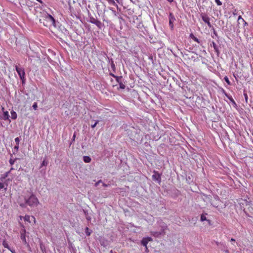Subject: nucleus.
<instances>
[{
  "instance_id": "f257e3e1",
  "label": "nucleus",
  "mask_w": 253,
  "mask_h": 253,
  "mask_svg": "<svg viewBox=\"0 0 253 253\" xmlns=\"http://www.w3.org/2000/svg\"><path fill=\"white\" fill-rule=\"evenodd\" d=\"M25 203L30 207H37L39 204V201L36 196L33 194L28 198H25Z\"/></svg>"
},
{
  "instance_id": "f03ea898",
  "label": "nucleus",
  "mask_w": 253,
  "mask_h": 253,
  "mask_svg": "<svg viewBox=\"0 0 253 253\" xmlns=\"http://www.w3.org/2000/svg\"><path fill=\"white\" fill-rule=\"evenodd\" d=\"M15 68L22 82V84H24L25 83L26 81L24 69L23 67H18L17 65L15 66Z\"/></svg>"
},
{
  "instance_id": "7ed1b4c3",
  "label": "nucleus",
  "mask_w": 253,
  "mask_h": 253,
  "mask_svg": "<svg viewBox=\"0 0 253 253\" xmlns=\"http://www.w3.org/2000/svg\"><path fill=\"white\" fill-rule=\"evenodd\" d=\"M44 18L46 21L49 22L50 24L53 25L54 27H56L55 20L51 15L47 13L44 16Z\"/></svg>"
},
{
  "instance_id": "20e7f679",
  "label": "nucleus",
  "mask_w": 253,
  "mask_h": 253,
  "mask_svg": "<svg viewBox=\"0 0 253 253\" xmlns=\"http://www.w3.org/2000/svg\"><path fill=\"white\" fill-rule=\"evenodd\" d=\"M23 228L21 229L20 231V238L22 241L23 243L27 245V246H29V244L27 243L26 239V230L23 226H22Z\"/></svg>"
},
{
  "instance_id": "39448f33",
  "label": "nucleus",
  "mask_w": 253,
  "mask_h": 253,
  "mask_svg": "<svg viewBox=\"0 0 253 253\" xmlns=\"http://www.w3.org/2000/svg\"><path fill=\"white\" fill-rule=\"evenodd\" d=\"M201 16L202 19L203 20V21L204 22H205L206 23H207L208 26L210 28H211V25L210 22V18H209V16L205 13H202L201 14Z\"/></svg>"
},
{
  "instance_id": "423d86ee",
  "label": "nucleus",
  "mask_w": 253,
  "mask_h": 253,
  "mask_svg": "<svg viewBox=\"0 0 253 253\" xmlns=\"http://www.w3.org/2000/svg\"><path fill=\"white\" fill-rule=\"evenodd\" d=\"M154 174L152 175V178L154 180L157 181L159 183H161V177L160 174L157 171L154 170Z\"/></svg>"
},
{
  "instance_id": "0eeeda50",
  "label": "nucleus",
  "mask_w": 253,
  "mask_h": 253,
  "mask_svg": "<svg viewBox=\"0 0 253 253\" xmlns=\"http://www.w3.org/2000/svg\"><path fill=\"white\" fill-rule=\"evenodd\" d=\"M165 228L164 227H163V229L160 231H151V234L155 237H159L160 236L164 235L165 234Z\"/></svg>"
},
{
  "instance_id": "6e6552de",
  "label": "nucleus",
  "mask_w": 253,
  "mask_h": 253,
  "mask_svg": "<svg viewBox=\"0 0 253 253\" xmlns=\"http://www.w3.org/2000/svg\"><path fill=\"white\" fill-rule=\"evenodd\" d=\"M169 25L171 29L173 28V22L175 20V18L172 13H170L169 15Z\"/></svg>"
},
{
  "instance_id": "1a4fd4ad",
  "label": "nucleus",
  "mask_w": 253,
  "mask_h": 253,
  "mask_svg": "<svg viewBox=\"0 0 253 253\" xmlns=\"http://www.w3.org/2000/svg\"><path fill=\"white\" fill-rule=\"evenodd\" d=\"M2 118L4 120H9V122L10 121L9 120V115L8 111H3V116Z\"/></svg>"
},
{
  "instance_id": "9d476101",
  "label": "nucleus",
  "mask_w": 253,
  "mask_h": 253,
  "mask_svg": "<svg viewBox=\"0 0 253 253\" xmlns=\"http://www.w3.org/2000/svg\"><path fill=\"white\" fill-rule=\"evenodd\" d=\"M211 45L213 46L215 51L217 53V54H218L219 53L218 47L217 45V44L215 43V42H212L211 43Z\"/></svg>"
},
{
  "instance_id": "9b49d317",
  "label": "nucleus",
  "mask_w": 253,
  "mask_h": 253,
  "mask_svg": "<svg viewBox=\"0 0 253 253\" xmlns=\"http://www.w3.org/2000/svg\"><path fill=\"white\" fill-rule=\"evenodd\" d=\"M225 95L230 100V101L232 103V104H233L235 105H236L234 100L233 99L231 95H228L226 93H225Z\"/></svg>"
},
{
  "instance_id": "f8f14e48",
  "label": "nucleus",
  "mask_w": 253,
  "mask_h": 253,
  "mask_svg": "<svg viewBox=\"0 0 253 253\" xmlns=\"http://www.w3.org/2000/svg\"><path fill=\"white\" fill-rule=\"evenodd\" d=\"M190 37L192 39H193L195 42H198V43H201V42L200 41V40L197 38L195 37L193 34H190Z\"/></svg>"
},
{
  "instance_id": "ddd939ff",
  "label": "nucleus",
  "mask_w": 253,
  "mask_h": 253,
  "mask_svg": "<svg viewBox=\"0 0 253 253\" xmlns=\"http://www.w3.org/2000/svg\"><path fill=\"white\" fill-rule=\"evenodd\" d=\"M83 160H84V161L86 163L90 162V161L91 160V158L89 156H84Z\"/></svg>"
},
{
  "instance_id": "4468645a",
  "label": "nucleus",
  "mask_w": 253,
  "mask_h": 253,
  "mask_svg": "<svg viewBox=\"0 0 253 253\" xmlns=\"http://www.w3.org/2000/svg\"><path fill=\"white\" fill-rule=\"evenodd\" d=\"M94 24H95L99 29H101L102 24L101 21L97 20Z\"/></svg>"
},
{
  "instance_id": "2eb2a0df",
  "label": "nucleus",
  "mask_w": 253,
  "mask_h": 253,
  "mask_svg": "<svg viewBox=\"0 0 253 253\" xmlns=\"http://www.w3.org/2000/svg\"><path fill=\"white\" fill-rule=\"evenodd\" d=\"M148 243V242L146 240L145 238H143L141 241V245L145 247H146Z\"/></svg>"
},
{
  "instance_id": "dca6fc26",
  "label": "nucleus",
  "mask_w": 253,
  "mask_h": 253,
  "mask_svg": "<svg viewBox=\"0 0 253 253\" xmlns=\"http://www.w3.org/2000/svg\"><path fill=\"white\" fill-rule=\"evenodd\" d=\"M11 119L13 120H15L17 117L16 113L14 111H12L11 112Z\"/></svg>"
},
{
  "instance_id": "f3484780",
  "label": "nucleus",
  "mask_w": 253,
  "mask_h": 253,
  "mask_svg": "<svg viewBox=\"0 0 253 253\" xmlns=\"http://www.w3.org/2000/svg\"><path fill=\"white\" fill-rule=\"evenodd\" d=\"M2 245L5 248H7L8 250H10V248L9 247L7 243L5 241H3Z\"/></svg>"
},
{
  "instance_id": "a211bd4d",
  "label": "nucleus",
  "mask_w": 253,
  "mask_h": 253,
  "mask_svg": "<svg viewBox=\"0 0 253 253\" xmlns=\"http://www.w3.org/2000/svg\"><path fill=\"white\" fill-rule=\"evenodd\" d=\"M113 77L116 79V80L117 81V82L118 83L121 82V80L122 79V77H118V76H116L113 75Z\"/></svg>"
},
{
  "instance_id": "6ab92c4d",
  "label": "nucleus",
  "mask_w": 253,
  "mask_h": 253,
  "mask_svg": "<svg viewBox=\"0 0 253 253\" xmlns=\"http://www.w3.org/2000/svg\"><path fill=\"white\" fill-rule=\"evenodd\" d=\"M30 217H31L29 215H26L24 217V219L25 221H28L30 223L31 222V221L30 220Z\"/></svg>"
},
{
  "instance_id": "aec40b11",
  "label": "nucleus",
  "mask_w": 253,
  "mask_h": 253,
  "mask_svg": "<svg viewBox=\"0 0 253 253\" xmlns=\"http://www.w3.org/2000/svg\"><path fill=\"white\" fill-rule=\"evenodd\" d=\"M97 19H96L95 18L93 17H91L89 18V22L91 23L94 24V23L96 21Z\"/></svg>"
},
{
  "instance_id": "412c9836",
  "label": "nucleus",
  "mask_w": 253,
  "mask_h": 253,
  "mask_svg": "<svg viewBox=\"0 0 253 253\" xmlns=\"http://www.w3.org/2000/svg\"><path fill=\"white\" fill-rule=\"evenodd\" d=\"M47 164H48L47 161H45V160H43V161L42 162V163L41 164V167H42V166H47Z\"/></svg>"
},
{
  "instance_id": "4be33fe9",
  "label": "nucleus",
  "mask_w": 253,
  "mask_h": 253,
  "mask_svg": "<svg viewBox=\"0 0 253 253\" xmlns=\"http://www.w3.org/2000/svg\"><path fill=\"white\" fill-rule=\"evenodd\" d=\"M224 80L228 85H231V82H230L227 76H225L224 77Z\"/></svg>"
},
{
  "instance_id": "5701e85b",
  "label": "nucleus",
  "mask_w": 253,
  "mask_h": 253,
  "mask_svg": "<svg viewBox=\"0 0 253 253\" xmlns=\"http://www.w3.org/2000/svg\"><path fill=\"white\" fill-rule=\"evenodd\" d=\"M119 85H120V87L121 88V89H125V87H126V85L123 84L121 82L120 83H119Z\"/></svg>"
},
{
  "instance_id": "b1692460",
  "label": "nucleus",
  "mask_w": 253,
  "mask_h": 253,
  "mask_svg": "<svg viewBox=\"0 0 253 253\" xmlns=\"http://www.w3.org/2000/svg\"><path fill=\"white\" fill-rule=\"evenodd\" d=\"M207 220L206 217L204 214H202L201 215V220L202 221H204Z\"/></svg>"
},
{
  "instance_id": "393cba45",
  "label": "nucleus",
  "mask_w": 253,
  "mask_h": 253,
  "mask_svg": "<svg viewBox=\"0 0 253 253\" xmlns=\"http://www.w3.org/2000/svg\"><path fill=\"white\" fill-rule=\"evenodd\" d=\"M85 233L87 236H89L90 235L91 232L89 231V228L88 227L85 228Z\"/></svg>"
},
{
  "instance_id": "a878e982",
  "label": "nucleus",
  "mask_w": 253,
  "mask_h": 253,
  "mask_svg": "<svg viewBox=\"0 0 253 253\" xmlns=\"http://www.w3.org/2000/svg\"><path fill=\"white\" fill-rule=\"evenodd\" d=\"M33 109L35 110H36L37 109V108H38V105H37V103L36 102H35L33 105Z\"/></svg>"
},
{
  "instance_id": "bb28decb",
  "label": "nucleus",
  "mask_w": 253,
  "mask_h": 253,
  "mask_svg": "<svg viewBox=\"0 0 253 253\" xmlns=\"http://www.w3.org/2000/svg\"><path fill=\"white\" fill-rule=\"evenodd\" d=\"M14 140H15V142H16V144L19 145V142H20V139H19V137L15 138Z\"/></svg>"
},
{
  "instance_id": "cd10ccee",
  "label": "nucleus",
  "mask_w": 253,
  "mask_h": 253,
  "mask_svg": "<svg viewBox=\"0 0 253 253\" xmlns=\"http://www.w3.org/2000/svg\"><path fill=\"white\" fill-rule=\"evenodd\" d=\"M9 162L10 164V165H13L15 162V160L14 159H10L9 161Z\"/></svg>"
},
{
  "instance_id": "c85d7f7f",
  "label": "nucleus",
  "mask_w": 253,
  "mask_h": 253,
  "mask_svg": "<svg viewBox=\"0 0 253 253\" xmlns=\"http://www.w3.org/2000/svg\"><path fill=\"white\" fill-rule=\"evenodd\" d=\"M215 1L217 5H221L222 4V3L220 0H215Z\"/></svg>"
},
{
  "instance_id": "c756f323",
  "label": "nucleus",
  "mask_w": 253,
  "mask_h": 253,
  "mask_svg": "<svg viewBox=\"0 0 253 253\" xmlns=\"http://www.w3.org/2000/svg\"><path fill=\"white\" fill-rule=\"evenodd\" d=\"M98 123L99 121H96L93 125H91V127L93 128H94Z\"/></svg>"
},
{
  "instance_id": "7c9ffc66",
  "label": "nucleus",
  "mask_w": 253,
  "mask_h": 253,
  "mask_svg": "<svg viewBox=\"0 0 253 253\" xmlns=\"http://www.w3.org/2000/svg\"><path fill=\"white\" fill-rule=\"evenodd\" d=\"M145 238L146 239V240L149 242H150V241H152V238L151 237H145Z\"/></svg>"
},
{
  "instance_id": "2f4dec72",
  "label": "nucleus",
  "mask_w": 253,
  "mask_h": 253,
  "mask_svg": "<svg viewBox=\"0 0 253 253\" xmlns=\"http://www.w3.org/2000/svg\"><path fill=\"white\" fill-rule=\"evenodd\" d=\"M4 187V185L2 183L0 182V190L3 188Z\"/></svg>"
},
{
  "instance_id": "473e14b6",
  "label": "nucleus",
  "mask_w": 253,
  "mask_h": 253,
  "mask_svg": "<svg viewBox=\"0 0 253 253\" xmlns=\"http://www.w3.org/2000/svg\"><path fill=\"white\" fill-rule=\"evenodd\" d=\"M18 148H19V145H17V144H16V146H14V149L15 150H16L17 151L18 150Z\"/></svg>"
},
{
  "instance_id": "72a5a7b5",
  "label": "nucleus",
  "mask_w": 253,
  "mask_h": 253,
  "mask_svg": "<svg viewBox=\"0 0 253 253\" xmlns=\"http://www.w3.org/2000/svg\"><path fill=\"white\" fill-rule=\"evenodd\" d=\"M31 218L33 219L34 223H36V220L35 217L34 216H32Z\"/></svg>"
},
{
  "instance_id": "f704fd0d",
  "label": "nucleus",
  "mask_w": 253,
  "mask_h": 253,
  "mask_svg": "<svg viewBox=\"0 0 253 253\" xmlns=\"http://www.w3.org/2000/svg\"><path fill=\"white\" fill-rule=\"evenodd\" d=\"M101 182H102V181H101V180H99L97 182H96V183H95V186H97V185H98V184L99 183H101Z\"/></svg>"
},
{
  "instance_id": "c9c22d12",
  "label": "nucleus",
  "mask_w": 253,
  "mask_h": 253,
  "mask_svg": "<svg viewBox=\"0 0 253 253\" xmlns=\"http://www.w3.org/2000/svg\"><path fill=\"white\" fill-rule=\"evenodd\" d=\"M9 251H10V252L12 253H15V250H13V249H12L10 248V250H9Z\"/></svg>"
},
{
  "instance_id": "e433bc0d",
  "label": "nucleus",
  "mask_w": 253,
  "mask_h": 253,
  "mask_svg": "<svg viewBox=\"0 0 253 253\" xmlns=\"http://www.w3.org/2000/svg\"><path fill=\"white\" fill-rule=\"evenodd\" d=\"M145 252L146 253H148L149 252V250H148V249L147 248V246H146V247H145Z\"/></svg>"
},
{
  "instance_id": "4c0bfd02",
  "label": "nucleus",
  "mask_w": 253,
  "mask_h": 253,
  "mask_svg": "<svg viewBox=\"0 0 253 253\" xmlns=\"http://www.w3.org/2000/svg\"><path fill=\"white\" fill-rule=\"evenodd\" d=\"M86 219H87V220H91V217H89V216H87V217H86Z\"/></svg>"
},
{
  "instance_id": "58836bf2",
  "label": "nucleus",
  "mask_w": 253,
  "mask_h": 253,
  "mask_svg": "<svg viewBox=\"0 0 253 253\" xmlns=\"http://www.w3.org/2000/svg\"><path fill=\"white\" fill-rule=\"evenodd\" d=\"M75 137H76V135H75V134H74L73 135V140H75Z\"/></svg>"
},
{
  "instance_id": "ea45409f",
  "label": "nucleus",
  "mask_w": 253,
  "mask_h": 253,
  "mask_svg": "<svg viewBox=\"0 0 253 253\" xmlns=\"http://www.w3.org/2000/svg\"><path fill=\"white\" fill-rule=\"evenodd\" d=\"M37 1H38V2H40L41 3H42V0H36Z\"/></svg>"
},
{
  "instance_id": "a19ab883",
  "label": "nucleus",
  "mask_w": 253,
  "mask_h": 253,
  "mask_svg": "<svg viewBox=\"0 0 253 253\" xmlns=\"http://www.w3.org/2000/svg\"><path fill=\"white\" fill-rule=\"evenodd\" d=\"M244 95H245V97L246 98V99L247 100V98H248L247 94H244Z\"/></svg>"
},
{
  "instance_id": "79ce46f5",
  "label": "nucleus",
  "mask_w": 253,
  "mask_h": 253,
  "mask_svg": "<svg viewBox=\"0 0 253 253\" xmlns=\"http://www.w3.org/2000/svg\"><path fill=\"white\" fill-rule=\"evenodd\" d=\"M231 242H235V240L234 239H233V238H232V239H231Z\"/></svg>"
},
{
  "instance_id": "37998d69",
  "label": "nucleus",
  "mask_w": 253,
  "mask_h": 253,
  "mask_svg": "<svg viewBox=\"0 0 253 253\" xmlns=\"http://www.w3.org/2000/svg\"><path fill=\"white\" fill-rule=\"evenodd\" d=\"M103 186H104V187H107V185L105 184V183H103Z\"/></svg>"
},
{
  "instance_id": "c03bdc74",
  "label": "nucleus",
  "mask_w": 253,
  "mask_h": 253,
  "mask_svg": "<svg viewBox=\"0 0 253 253\" xmlns=\"http://www.w3.org/2000/svg\"><path fill=\"white\" fill-rule=\"evenodd\" d=\"M169 2H171L173 1V0H167Z\"/></svg>"
},
{
  "instance_id": "a18cd8bd",
  "label": "nucleus",
  "mask_w": 253,
  "mask_h": 253,
  "mask_svg": "<svg viewBox=\"0 0 253 253\" xmlns=\"http://www.w3.org/2000/svg\"><path fill=\"white\" fill-rule=\"evenodd\" d=\"M240 19H242V20L244 21V20L242 18V17H241V16H240L239 17V18H238V20H240Z\"/></svg>"
},
{
  "instance_id": "49530a36",
  "label": "nucleus",
  "mask_w": 253,
  "mask_h": 253,
  "mask_svg": "<svg viewBox=\"0 0 253 253\" xmlns=\"http://www.w3.org/2000/svg\"><path fill=\"white\" fill-rule=\"evenodd\" d=\"M214 34L215 35H216V36L217 35V34H216V33L215 31H214Z\"/></svg>"
},
{
  "instance_id": "de8ad7c7",
  "label": "nucleus",
  "mask_w": 253,
  "mask_h": 253,
  "mask_svg": "<svg viewBox=\"0 0 253 253\" xmlns=\"http://www.w3.org/2000/svg\"><path fill=\"white\" fill-rule=\"evenodd\" d=\"M112 67H115V65H114V64H112Z\"/></svg>"
},
{
  "instance_id": "09e8293b",
  "label": "nucleus",
  "mask_w": 253,
  "mask_h": 253,
  "mask_svg": "<svg viewBox=\"0 0 253 253\" xmlns=\"http://www.w3.org/2000/svg\"><path fill=\"white\" fill-rule=\"evenodd\" d=\"M1 110H2V111L3 112V111H4V108H3V107H2Z\"/></svg>"
},
{
  "instance_id": "8fccbe9b",
  "label": "nucleus",
  "mask_w": 253,
  "mask_h": 253,
  "mask_svg": "<svg viewBox=\"0 0 253 253\" xmlns=\"http://www.w3.org/2000/svg\"><path fill=\"white\" fill-rule=\"evenodd\" d=\"M20 206H21V207H23V206H24V205H23V204H20Z\"/></svg>"
},
{
  "instance_id": "3c124183",
  "label": "nucleus",
  "mask_w": 253,
  "mask_h": 253,
  "mask_svg": "<svg viewBox=\"0 0 253 253\" xmlns=\"http://www.w3.org/2000/svg\"><path fill=\"white\" fill-rule=\"evenodd\" d=\"M110 10H112L113 11V8H109Z\"/></svg>"
},
{
  "instance_id": "603ef678",
  "label": "nucleus",
  "mask_w": 253,
  "mask_h": 253,
  "mask_svg": "<svg viewBox=\"0 0 253 253\" xmlns=\"http://www.w3.org/2000/svg\"><path fill=\"white\" fill-rule=\"evenodd\" d=\"M22 216H20V219H22Z\"/></svg>"
},
{
  "instance_id": "864d4df0",
  "label": "nucleus",
  "mask_w": 253,
  "mask_h": 253,
  "mask_svg": "<svg viewBox=\"0 0 253 253\" xmlns=\"http://www.w3.org/2000/svg\"><path fill=\"white\" fill-rule=\"evenodd\" d=\"M110 75H111L112 76H113V75H113V74H111Z\"/></svg>"
}]
</instances>
